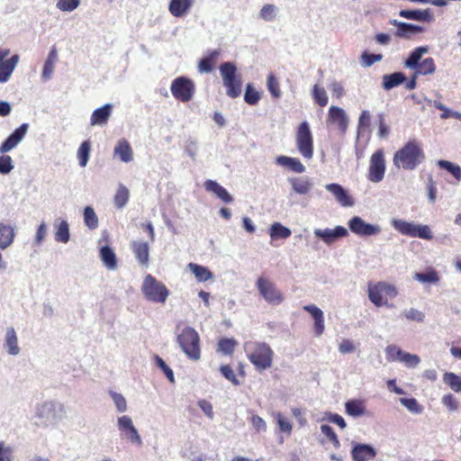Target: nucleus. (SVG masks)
I'll return each instance as SVG.
<instances>
[{
    "instance_id": "nucleus-1",
    "label": "nucleus",
    "mask_w": 461,
    "mask_h": 461,
    "mask_svg": "<svg viewBox=\"0 0 461 461\" xmlns=\"http://www.w3.org/2000/svg\"><path fill=\"white\" fill-rule=\"evenodd\" d=\"M425 159L420 143L416 140H409L393 155V165L404 170H413Z\"/></svg>"
},
{
    "instance_id": "nucleus-2",
    "label": "nucleus",
    "mask_w": 461,
    "mask_h": 461,
    "mask_svg": "<svg viewBox=\"0 0 461 461\" xmlns=\"http://www.w3.org/2000/svg\"><path fill=\"white\" fill-rule=\"evenodd\" d=\"M247 357L258 371L270 368L273 365L274 351L265 342H250L246 344Z\"/></svg>"
},
{
    "instance_id": "nucleus-3",
    "label": "nucleus",
    "mask_w": 461,
    "mask_h": 461,
    "mask_svg": "<svg viewBox=\"0 0 461 461\" xmlns=\"http://www.w3.org/2000/svg\"><path fill=\"white\" fill-rule=\"evenodd\" d=\"M429 51L427 46L415 48L404 61V67L414 69V73L418 76L432 75L436 71V64L433 58L429 57L421 60L423 54Z\"/></svg>"
},
{
    "instance_id": "nucleus-4",
    "label": "nucleus",
    "mask_w": 461,
    "mask_h": 461,
    "mask_svg": "<svg viewBox=\"0 0 461 461\" xmlns=\"http://www.w3.org/2000/svg\"><path fill=\"white\" fill-rule=\"evenodd\" d=\"M176 341L189 359L197 361L201 358V339L194 328H184L177 335Z\"/></svg>"
},
{
    "instance_id": "nucleus-5",
    "label": "nucleus",
    "mask_w": 461,
    "mask_h": 461,
    "mask_svg": "<svg viewBox=\"0 0 461 461\" xmlns=\"http://www.w3.org/2000/svg\"><path fill=\"white\" fill-rule=\"evenodd\" d=\"M219 69L227 95L230 98L239 97L242 92V80L236 65L230 61L223 62Z\"/></svg>"
},
{
    "instance_id": "nucleus-6",
    "label": "nucleus",
    "mask_w": 461,
    "mask_h": 461,
    "mask_svg": "<svg viewBox=\"0 0 461 461\" xmlns=\"http://www.w3.org/2000/svg\"><path fill=\"white\" fill-rule=\"evenodd\" d=\"M141 292L148 301L158 303H164L169 294L167 286L150 274L144 277Z\"/></svg>"
},
{
    "instance_id": "nucleus-7",
    "label": "nucleus",
    "mask_w": 461,
    "mask_h": 461,
    "mask_svg": "<svg viewBox=\"0 0 461 461\" xmlns=\"http://www.w3.org/2000/svg\"><path fill=\"white\" fill-rule=\"evenodd\" d=\"M295 143L298 151L304 158H312L313 138L307 122H303L299 124L295 132Z\"/></svg>"
},
{
    "instance_id": "nucleus-8",
    "label": "nucleus",
    "mask_w": 461,
    "mask_h": 461,
    "mask_svg": "<svg viewBox=\"0 0 461 461\" xmlns=\"http://www.w3.org/2000/svg\"><path fill=\"white\" fill-rule=\"evenodd\" d=\"M257 289L264 300L272 305H279L284 300L283 293L268 277L261 276L256 282Z\"/></svg>"
},
{
    "instance_id": "nucleus-9",
    "label": "nucleus",
    "mask_w": 461,
    "mask_h": 461,
    "mask_svg": "<svg viewBox=\"0 0 461 461\" xmlns=\"http://www.w3.org/2000/svg\"><path fill=\"white\" fill-rule=\"evenodd\" d=\"M397 294L396 287L385 282L368 285V298L377 307L386 304L387 300L394 298Z\"/></svg>"
},
{
    "instance_id": "nucleus-10",
    "label": "nucleus",
    "mask_w": 461,
    "mask_h": 461,
    "mask_svg": "<svg viewBox=\"0 0 461 461\" xmlns=\"http://www.w3.org/2000/svg\"><path fill=\"white\" fill-rule=\"evenodd\" d=\"M172 95L182 103L191 101L195 93L194 82L185 77H176L170 86Z\"/></svg>"
},
{
    "instance_id": "nucleus-11",
    "label": "nucleus",
    "mask_w": 461,
    "mask_h": 461,
    "mask_svg": "<svg viewBox=\"0 0 461 461\" xmlns=\"http://www.w3.org/2000/svg\"><path fill=\"white\" fill-rule=\"evenodd\" d=\"M385 158L383 149H377L370 158L367 178L373 183H379L384 179L385 173Z\"/></svg>"
},
{
    "instance_id": "nucleus-12",
    "label": "nucleus",
    "mask_w": 461,
    "mask_h": 461,
    "mask_svg": "<svg viewBox=\"0 0 461 461\" xmlns=\"http://www.w3.org/2000/svg\"><path fill=\"white\" fill-rule=\"evenodd\" d=\"M10 52V49L0 48V83H5L9 80L20 60L18 54H14L11 58L5 59L9 56Z\"/></svg>"
},
{
    "instance_id": "nucleus-13",
    "label": "nucleus",
    "mask_w": 461,
    "mask_h": 461,
    "mask_svg": "<svg viewBox=\"0 0 461 461\" xmlns=\"http://www.w3.org/2000/svg\"><path fill=\"white\" fill-rule=\"evenodd\" d=\"M118 429L122 435L132 444L140 446L142 444L141 438L132 423L131 417L124 415L118 419Z\"/></svg>"
},
{
    "instance_id": "nucleus-14",
    "label": "nucleus",
    "mask_w": 461,
    "mask_h": 461,
    "mask_svg": "<svg viewBox=\"0 0 461 461\" xmlns=\"http://www.w3.org/2000/svg\"><path fill=\"white\" fill-rule=\"evenodd\" d=\"M350 230L359 236H371L380 232V228L376 225L366 223L358 216H354L348 221Z\"/></svg>"
},
{
    "instance_id": "nucleus-15",
    "label": "nucleus",
    "mask_w": 461,
    "mask_h": 461,
    "mask_svg": "<svg viewBox=\"0 0 461 461\" xmlns=\"http://www.w3.org/2000/svg\"><path fill=\"white\" fill-rule=\"evenodd\" d=\"M28 128V123H23L20 127L15 129L14 131L1 144L0 152L5 154L16 147L25 136Z\"/></svg>"
},
{
    "instance_id": "nucleus-16",
    "label": "nucleus",
    "mask_w": 461,
    "mask_h": 461,
    "mask_svg": "<svg viewBox=\"0 0 461 461\" xmlns=\"http://www.w3.org/2000/svg\"><path fill=\"white\" fill-rule=\"evenodd\" d=\"M326 189L333 194L337 202L344 206L349 207L354 204V199L348 194V192L339 184H328Z\"/></svg>"
},
{
    "instance_id": "nucleus-17",
    "label": "nucleus",
    "mask_w": 461,
    "mask_h": 461,
    "mask_svg": "<svg viewBox=\"0 0 461 461\" xmlns=\"http://www.w3.org/2000/svg\"><path fill=\"white\" fill-rule=\"evenodd\" d=\"M351 455L354 461H369L375 457L376 451L370 445L356 443Z\"/></svg>"
},
{
    "instance_id": "nucleus-18",
    "label": "nucleus",
    "mask_w": 461,
    "mask_h": 461,
    "mask_svg": "<svg viewBox=\"0 0 461 461\" xmlns=\"http://www.w3.org/2000/svg\"><path fill=\"white\" fill-rule=\"evenodd\" d=\"M314 235L321 238L325 243L330 244L336 239L342 238L348 235V230L342 226H337L335 229H316Z\"/></svg>"
},
{
    "instance_id": "nucleus-19",
    "label": "nucleus",
    "mask_w": 461,
    "mask_h": 461,
    "mask_svg": "<svg viewBox=\"0 0 461 461\" xmlns=\"http://www.w3.org/2000/svg\"><path fill=\"white\" fill-rule=\"evenodd\" d=\"M131 249L138 260L142 266H148L149 262V246L148 242L133 240L131 242Z\"/></svg>"
},
{
    "instance_id": "nucleus-20",
    "label": "nucleus",
    "mask_w": 461,
    "mask_h": 461,
    "mask_svg": "<svg viewBox=\"0 0 461 461\" xmlns=\"http://www.w3.org/2000/svg\"><path fill=\"white\" fill-rule=\"evenodd\" d=\"M390 23L396 26L395 36L399 38L411 39L412 35L423 32V28L419 25L398 22L397 20H393Z\"/></svg>"
},
{
    "instance_id": "nucleus-21",
    "label": "nucleus",
    "mask_w": 461,
    "mask_h": 461,
    "mask_svg": "<svg viewBox=\"0 0 461 461\" xmlns=\"http://www.w3.org/2000/svg\"><path fill=\"white\" fill-rule=\"evenodd\" d=\"M328 121L338 125L341 132L348 129V118L345 111L339 106H330L329 109Z\"/></svg>"
},
{
    "instance_id": "nucleus-22",
    "label": "nucleus",
    "mask_w": 461,
    "mask_h": 461,
    "mask_svg": "<svg viewBox=\"0 0 461 461\" xmlns=\"http://www.w3.org/2000/svg\"><path fill=\"white\" fill-rule=\"evenodd\" d=\"M303 309L312 315L314 320V333L321 336L324 332L323 312L314 304L304 305Z\"/></svg>"
},
{
    "instance_id": "nucleus-23",
    "label": "nucleus",
    "mask_w": 461,
    "mask_h": 461,
    "mask_svg": "<svg viewBox=\"0 0 461 461\" xmlns=\"http://www.w3.org/2000/svg\"><path fill=\"white\" fill-rule=\"evenodd\" d=\"M221 55L220 50H213L207 53L198 63V70L200 73H210L212 72L218 62Z\"/></svg>"
},
{
    "instance_id": "nucleus-24",
    "label": "nucleus",
    "mask_w": 461,
    "mask_h": 461,
    "mask_svg": "<svg viewBox=\"0 0 461 461\" xmlns=\"http://www.w3.org/2000/svg\"><path fill=\"white\" fill-rule=\"evenodd\" d=\"M203 185L207 192L213 193L225 203H230L233 201L229 192L216 181L208 179L204 182Z\"/></svg>"
},
{
    "instance_id": "nucleus-25",
    "label": "nucleus",
    "mask_w": 461,
    "mask_h": 461,
    "mask_svg": "<svg viewBox=\"0 0 461 461\" xmlns=\"http://www.w3.org/2000/svg\"><path fill=\"white\" fill-rule=\"evenodd\" d=\"M113 106L106 104L100 108L95 109L90 118L91 125H104L106 124L111 114Z\"/></svg>"
},
{
    "instance_id": "nucleus-26",
    "label": "nucleus",
    "mask_w": 461,
    "mask_h": 461,
    "mask_svg": "<svg viewBox=\"0 0 461 461\" xmlns=\"http://www.w3.org/2000/svg\"><path fill=\"white\" fill-rule=\"evenodd\" d=\"M194 0H171L168 10L175 17L184 16L192 7Z\"/></svg>"
},
{
    "instance_id": "nucleus-27",
    "label": "nucleus",
    "mask_w": 461,
    "mask_h": 461,
    "mask_svg": "<svg viewBox=\"0 0 461 461\" xmlns=\"http://www.w3.org/2000/svg\"><path fill=\"white\" fill-rule=\"evenodd\" d=\"M114 155L118 156L122 162H131L133 158V151L129 143L125 139H122L118 141L114 148Z\"/></svg>"
},
{
    "instance_id": "nucleus-28",
    "label": "nucleus",
    "mask_w": 461,
    "mask_h": 461,
    "mask_svg": "<svg viewBox=\"0 0 461 461\" xmlns=\"http://www.w3.org/2000/svg\"><path fill=\"white\" fill-rule=\"evenodd\" d=\"M401 17L416 21L430 22L433 20V14L429 9L426 10H401L399 13Z\"/></svg>"
},
{
    "instance_id": "nucleus-29",
    "label": "nucleus",
    "mask_w": 461,
    "mask_h": 461,
    "mask_svg": "<svg viewBox=\"0 0 461 461\" xmlns=\"http://www.w3.org/2000/svg\"><path fill=\"white\" fill-rule=\"evenodd\" d=\"M276 163L280 166L289 167L295 173H303L305 171L304 165L296 158L279 156L276 158Z\"/></svg>"
},
{
    "instance_id": "nucleus-30",
    "label": "nucleus",
    "mask_w": 461,
    "mask_h": 461,
    "mask_svg": "<svg viewBox=\"0 0 461 461\" xmlns=\"http://www.w3.org/2000/svg\"><path fill=\"white\" fill-rule=\"evenodd\" d=\"M5 344L10 355L16 356L19 354L20 348L18 346V339L15 330L13 327H9L6 330Z\"/></svg>"
},
{
    "instance_id": "nucleus-31",
    "label": "nucleus",
    "mask_w": 461,
    "mask_h": 461,
    "mask_svg": "<svg viewBox=\"0 0 461 461\" xmlns=\"http://www.w3.org/2000/svg\"><path fill=\"white\" fill-rule=\"evenodd\" d=\"M406 80V77L402 72H394L383 76V87L390 90L402 84Z\"/></svg>"
},
{
    "instance_id": "nucleus-32",
    "label": "nucleus",
    "mask_w": 461,
    "mask_h": 461,
    "mask_svg": "<svg viewBox=\"0 0 461 461\" xmlns=\"http://www.w3.org/2000/svg\"><path fill=\"white\" fill-rule=\"evenodd\" d=\"M238 345L239 342L234 338H221L217 343V351L225 356H231Z\"/></svg>"
},
{
    "instance_id": "nucleus-33",
    "label": "nucleus",
    "mask_w": 461,
    "mask_h": 461,
    "mask_svg": "<svg viewBox=\"0 0 461 461\" xmlns=\"http://www.w3.org/2000/svg\"><path fill=\"white\" fill-rule=\"evenodd\" d=\"M346 413L352 417H359L366 412V404L362 400H349L345 404Z\"/></svg>"
},
{
    "instance_id": "nucleus-34",
    "label": "nucleus",
    "mask_w": 461,
    "mask_h": 461,
    "mask_svg": "<svg viewBox=\"0 0 461 461\" xmlns=\"http://www.w3.org/2000/svg\"><path fill=\"white\" fill-rule=\"evenodd\" d=\"M391 224L400 234L413 238L415 223L402 219H393Z\"/></svg>"
},
{
    "instance_id": "nucleus-35",
    "label": "nucleus",
    "mask_w": 461,
    "mask_h": 461,
    "mask_svg": "<svg viewBox=\"0 0 461 461\" xmlns=\"http://www.w3.org/2000/svg\"><path fill=\"white\" fill-rule=\"evenodd\" d=\"M58 61V51L55 46H53L48 55L47 59L45 60L43 69H42V77L45 79H49L51 77L54 70L55 63Z\"/></svg>"
},
{
    "instance_id": "nucleus-36",
    "label": "nucleus",
    "mask_w": 461,
    "mask_h": 461,
    "mask_svg": "<svg viewBox=\"0 0 461 461\" xmlns=\"http://www.w3.org/2000/svg\"><path fill=\"white\" fill-rule=\"evenodd\" d=\"M187 267L200 283L206 282L212 278V273L205 267L195 263H189Z\"/></svg>"
},
{
    "instance_id": "nucleus-37",
    "label": "nucleus",
    "mask_w": 461,
    "mask_h": 461,
    "mask_svg": "<svg viewBox=\"0 0 461 461\" xmlns=\"http://www.w3.org/2000/svg\"><path fill=\"white\" fill-rule=\"evenodd\" d=\"M14 238V229L10 225L0 223V249H5L9 247Z\"/></svg>"
},
{
    "instance_id": "nucleus-38",
    "label": "nucleus",
    "mask_w": 461,
    "mask_h": 461,
    "mask_svg": "<svg viewBox=\"0 0 461 461\" xmlns=\"http://www.w3.org/2000/svg\"><path fill=\"white\" fill-rule=\"evenodd\" d=\"M100 257L104 264L109 269H114L117 267L116 256L113 250L108 247L104 246L100 249Z\"/></svg>"
},
{
    "instance_id": "nucleus-39",
    "label": "nucleus",
    "mask_w": 461,
    "mask_h": 461,
    "mask_svg": "<svg viewBox=\"0 0 461 461\" xmlns=\"http://www.w3.org/2000/svg\"><path fill=\"white\" fill-rule=\"evenodd\" d=\"M291 234V230L279 222L273 223L269 230V235L272 240L287 239Z\"/></svg>"
},
{
    "instance_id": "nucleus-40",
    "label": "nucleus",
    "mask_w": 461,
    "mask_h": 461,
    "mask_svg": "<svg viewBox=\"0 0 461 461\" xmlns=\"http://www.w3.org/2000/svg\"><path fill=\"white\" fill-rule=\"evenodd\" d=\"M290 183L294 191L300 194H308L312 185L309 180L301 177L291 178Z\"/></svg>"
},
{
    "instance_id": "nucleus-41",
    "label": "nucleus",
    "mask_w": 461,
    "mask_h": 461,
    "mask_svg": "<svg viewBox=\"0 0 461 461\" xmlns=\"http://www.w3.org/2000/svg\"><path fill=\"white\" fill-rule=\"evenodd\" d=\"M312 95L314 102L321 107H324L328 104V95L326 90L319 85H314L312 90Z\"/></svg>"
},
{
    "instance_id": "nucleus-42",
    "label": "nucleus",
    "mask_w": 461,
    "mask_h": 461,
    "mask_svg": "<svg viewBox=\"0 0 461 461\" xmlns=\"http://www.w3.org/2000/svg\"><path fill=\"white\" fill-rule=\"evenodd\" d=\"M129 197L130 193L128 188L123 185H120L113 199L115 206L118 209L122 208L128 203Z\"/></svg>"
},
{
    "instance_id": "nucleus-43",
    "label": "nucleus",
    "mask_w": 461,
    "mask_h": 461,
    "mask_svg": "<svg viewBox=\"0 0 461 461\" xmlns=\"http://www.w3.org/2000/svg\"><path fill=\"white\" fill-rule=\"evenodd\" d=\"M443 382L454 392L461 393V377L455 373L447 372L443 375Z\"/></svg>"
},
{
    "instance_id": "nucleus-44",
    "label": "nucleus",
    "mask_w": 461,
    "mask_h": 461,
    "mask_svg": "<svg viewBox=\"0 0 461 461\" xmlns=\"http://www.w3.org/2000/svg\"><path fill=\"white\" fill-rule=\"evenodd\" d=\"M438 165L439 167L448 171L458 183L461 180V167L458 165H455L447 160H438Z\"/></svg>"
},
{
    "instance_id": "nucleus-45",
    "label": "nucleus",
    "mask_w": 461,
    "mask_h": 461,
    "mask_svg": "<svg viewBox=\"0 0 461 461\" xmlns=\"http://www.w3.org/2000/svg\"><path fill=\"white\" fill-rule=\"evenodd\" d=\"M69 227L67 221H61L55 232V240L59 242L67 243L69 240Z\"/></svg>"
},
{
    "instance_id": "nucleus-46",
    "label": "nucleus",
    "mask_w": 461,
    "mask_h": 461,
    "mask_svg": "<svg viewBox=\"0 0 461 461\" xmlns=\"http://www.w3.org/2000/svg\"><path fill=\"white\" fill-rule=\"evenodd\" d=\"M260 98V93L254 88L251 84H248L244 95V101L249 105H255L259 102Z\"/></svg>"
},
{
    "instance_id": "nucleus-47",
    "label": "nucleus",
    "mask_w": 461,
    "mask_h": 461,
    "mask_svg": "<svg viewBox=\"0 0 461 461\" xmlns=\"http://www.w3.org/2000/svg\"><path fill=\"white\" fill-rule=\"evenodd\" d=\"M85 224L91 230L98 227V218L91 206H86L84 211Z\"/></svg>"
},
{
    "instance_id": "nucleus-48",
    "label": "nucleus",
    "mask_w": 461,
    "mask_h": 461,
    "mask_svg": "<svg viewBox=\"0 0 461 461\" xmlns=\"http://www.w3.org/2000/svg\"><path fill=\"white\" fill-rule=\"evenodd\" d=\"M91 145L88 140L81 143L77 149V158L81 167H86L89 158Z\"/></svg>"
},
{
    "instance_id": "nucleus-49",
    "label": "nucleus",
    "mask_w": 461,
    "mask_h": 461,
    "mask_svg": "<svg viewBox=\"0 0 461 461\" xmlns=\"http://www.w3.org/2000/svg\"><path fill=\"white\" fill-rule=\"evenodd\" d=\"M321 431L335 448H339L340 441L331 426L322 424L321 426Z\"/></svg>"
},
{
    "instance_id": "nucleus-50",
    "label": "nucleus",
    "mask_w": 461,
    "mask_h": 461,
    "mask_svg": "<svg viewBox=\"0 0 461 461\" xmlns=\"http://www.w3.org/2000/svg\"><path fill=\"white\" fill-rule=\"evenodd\" d=\"M267 89L271 95L277 99L281 96L280 85L277 78L273 75L269 74L267 79Z\"/></svg>"
},
{
    "instance_id": "nucleus-51",
    "label": "nucleus",
    "mask_w": 461,
    "mask_h": 461,
    "mask_svg": "<svg viewBox=\"0 0 461 461\" xmlns=\"http://www.w3.org/2000/svg\"><path fill=\"white\" fill-rule=\"evenodd\" d=\"M414 278L421 283L436 284L439 281V276L434 269H430L425 273H416Z\"/></svg>"
},
{
    "instance_id": "nucleus-52",
    "label": "nucleus",
    "mask_w": 461,
    "mask_h": 461,
    "mask_svg": "<svg viewBox=\"0 0 461 461\" xmlns=\"http://www.w3.org/2000/svg\"><path fill=\"white\" fill-rule=\"evenodd\" d=\"M413 238L431 240L433 239V235L430 228L428 225L415 224Z\"/></svg>"
},
{
    "instance_id": "nucleus-53",
    "label": "nucleus",
    "mask_w": 461,
    "mask_h": 461,
    "mask_svg": "<svg viewBox=\"0 0 461 461\" xmlns=\"http://www.w3.org/2000/svg\"><path fill=\"white\" fill-rule=\"evenodd\" d=\"M220 372L222 376L230 381L233 385H240V382L237 378V375L234 373V370L230 365H222L220 366Z\"/></svg>"
},
{
    "instance_id": "nucleus-54",
    "label": "nucleus",
    "mask_w": 461,
    "mask_h": 461,
    "mask_svg": "<svg viewBox=\"0 0 461 461\" xmlns=\"http://www.w3.org/2000/svg\"><path fill=\"white\" fill-rule=\"evenodd\" d=\"M404 351L395 345H389L385 348L386 358L388 361H400Z\"/></svg>"
},
{
    "instance_id": "nucleus-55",
    "label": "nucleus",
    "mask_w": 461,
    "mask_h": 461,
    "mask_svg": "<svg viewBox=\"0 0 461 461\" xmlns=\"http://www.w3.org/2000/svg\"><path fill=\"white\" fill-rule=\"evenodd\" d=\"M443 405L450 411H457L459 408V402L451 393L445 394L441 400Z\"/></svg>"
},
{
    "instance_id": "nucleus-56",
    "label": "nucleus",
    "mask_w": 461,
    "mask_h": 461,
    "mask_svg": "<svg viewBox=\"0 0 461 461\" xmlns=\"http://www.w3.org/2000/svg\"><path fill=\"white\" fill-rule=\"evenodd\" d=\"M382 59V54H372L367 51H364L361 55V62L365 67H371L375 62L381 61Z\"/></svg>"
},
{
    "instance_id": "nucleus-57",
    "label": "nucleus",
    "mask_w": 461,
    "mask_h": 461,
    "mask_svg": "<svg viewBox=\"0 0 461 461\" xmlns=\"http://www.w3.org/2000/svg\"><path fill=\"white\" fill-rule=\"evenodd\" d=\"M154 358L156 365L164 372L167 378L171 383H174L175 378L172 369L166 364V362L159 356L156 355Z\"/></svg>"
},
{
    "instance_id": "nucleus-58",
    "label": "nucleus",
    "mask_w": 461,
    "mask_h": 461,
    "mask_svg": "<svg viewBox=\"0 0 461 461\" xmlns=\"http://www.w3.org/2000/svg\"><path fill=\"white\" fill-rule=\"evenodd\" d=\"M79 0H58L57 7L63 12H71L77 8Z\"/></svg>"
},
{
    "instance_id": "nucleus-59",
    "label": "nucleus",
    "mask_w": 461,
    "mask_h": 461,
    "mask_svg": "<svg viewBox=\"0 0 461 461\" xmlns=\"http://www.w3.org/2000/svg\"><path fill=\"white\" fill-rule=\"evenodd\" d=\"M276 6L273 5H265L259 13L260 17L265 21H273L276 17Z\"/></svg>"
},
{
    "instance_id": "nucleus-60",
    "label": "nucleus",
    "mask_w": 461,
    "mask_h": 461,
    "mask_svg": "<svg viewBox=\"0 0 461 461\" xmlns=\"http://www.w3.org/2000/svg\"><path fill=\"white\" fill-rule=\"evenodd\" d=\"M14 168L13 159L8 155H2L0 157V173L6 175L10 173Z\"/></svg>"
},
{
    "instance_id": "nucleus-61",
    "label": "nucleus",
    "mask_w": 461,
    "mask_h": 461,
    "mask_svg": "<svg viewBox=\"0 0 461 461\" xmlns=\"http://www.w3.org/2000/svg\"><path fill=\"white\" fill-rule=\"evenodd\" d=\"M276 419L280 430L290 435L293 429L291 422L280 412L276 415Z\"/></svg>"
},
{
    "instance_id": "nucleus-62",
    "label": "nucleus",
    "mask_w": 461,
    "mask_h": 461,
    "mask_svg": "<svg viewBox=\"0 0 461 461\" xmlns=\"http://www.w3.org/2000/svg\"><path fill=\"white\" fill-rule=\"evenodd\" d=\"M401 402L412 412L420 413L422 411V407L419 404L415 398H402Z\"/></svg>"
},
{
    "instance_id": "nucleus-63",
    "label": "nucleus",
    "mask_w": 461,
    "mask_h": 461,
    "mask_svg": "<svg viewBox=\"0 0 461 461\" xmlns=\"http://www.w3.org/2000/svg\"><path fill=\"white\" fill-rule=\"evenodd\" d=\"M400 362L403 363L408 367H415L420 364V358L417 355L404 351Z\"/></svg>"
},
{
    "instance_id": "nucleus-64",
    "label": "nucleus",
    "mask_w": 461,
    "mask_h": 461,
    "mask_svg": "<svg viewBox=\"0 0 461 461\" xmlns=\"http://www.w3.org/2000/svg\"><path fill=\"white\" fill-rule=\"evenodd\" d=\"M111 396L114 402V404L117 408V410L120 412H123L127 409V403L125 398L121 394L117 393H112Z\"/></svg>"
}]
</instances>
